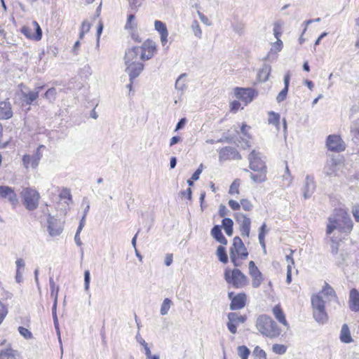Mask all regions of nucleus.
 Segmentation results:
<instances>
[{
    "mask_svg": "<svg viewBox=\"0 0 359 359\" xmlns=\"http://www.w3.org/2000/svg\"><path fill=\"white\" fill-rule=\"evenodd\" d=\"M273 351L276 354H284L286 352V347L282 344H273L272 346Z\"/></svg>",
    "mask_w": 359,
    "mask_h": 359,
    "instance_id": "8fccbe9b",
    "label": "nucleus"
},
{
    "mask_svg": "<svg viewBox=\"0 0 359 359\" xmlns=\"http://www.w3.org/2000/svg\"><path fill=\"white\" fill-rule=\"evenodd\" d=\"M135 15L130 14L128 15V19L125 25L126 29H133L136 28L137 24L135 22Z\"/></svg>",
    "mask_w": 359,
    "mask_h": 359,
    "instance_id": "c03bdc74",
    "label": "nucleus"
},
{
    "mask_svg": "<svg viewBox=\"0 0 359 359\" xmlns=\"http://www.w3.org/2000/svg\"><path fill=\"white\" fill-rule=\"evenodd\" d=\"M125 65L126 66V72L128 74L130 81L131 82H133V80L139 76L144 69V65L140 62H130Z\"/></svg>",
    "mask_w": 359,
    "mask_h": 359,
    "instance_id": "f3484780",
    "label": "nucleus"
},
{
    "mask_svg": "<svg viewBox=\"0 0 359 359\" xmlns=\"http://www.w3.org/2000/svg\"><path fill=\"white\" fill-rule=\"evenodd\" d=\"M211 235L219 243L223 245H226L228 241L223 235L221 228L219 225H215L211 230Z\"/></svg>",
    "mask_w": 359,
    "mask_h": 359,
    "instance_id": "a878e982",
    "label": "nucleus"
},
{
    "mask_svg": "<svg viewBox=\"0 0 359 359\" xmlns=\"http://www.w3.org/2000/svg\"><path fill=\"white\" fill-rule=\"evenodd\" d=\"M240 183L239 180H236L233 182L231 185L230 186L229 189V194H238V187H239Z\"/></svg>",
    "mask_w": 359,
    "mask_h": 359,
    "instance_id": "864d4df0",
    "label": "nucleus"
},
{
    "mask_svg": "<svg viewBox=\"0 0 359 359\" xmlns=\"http://www.w3.org/2000/svg\"><path fill=\"white\" fill-rule=\"evenodd\" d=\"M90 273L88 270L84 271V290L88 292L90 287Z\"/></svg>",
    "mask_w": 359,
    "mask_h": 359,
    "instance_id": "3c124183",
    "label": "nucleus"
},
{
    "mask_svg": "<svg viewBox=\"0 0 359 359\" xmlns=\"http://www.w3.org/2000/svg\"><path fill=\"white\" fill-rule=\"evenodd\" d=\"M316 189V184L313 177L306 175L304 184L302 188L303 196L305 199L311 197Z\"/></svg>",
    "mask_w": 359,
    "mask_h": 359,
    "instance_id": "a211bd4d",
    "label": "nucleus"
},
{
    "mask_svg": "<svg viewBox=\"0 0 359 359\" xmlns=\"http://www.w3.org/2000/svg\"><path fill=\"white\" fill-rule=\"evenodd\" d=\"M236 97L245 102V104L251 102L253 99L257 95L258 93L252 88H236L234 90Z\"/></svg>",
    "mask_w": 359,
    "mask_h": 359,
    "instance_id": "1a4fd4ad",
    "label": "nucleus"
},
{
    "mask_svg": "<svg viewBox=\"0 0 359 359\" xmlns=\"http://www.w3.org/2000/svg\"><path fill=\"white\" fill-rule=\"evenodd\" d=\"M229 205L233 210H239L241 207V204L234 200H229Z\"/></svg>",
    "mask_w": 359,
    "mask_h": 359,
    "instance_id": "69168bd1",
    "label": "nucleus"
},
{
    "mask_svg": "<svg viewBox=\"0 0 359 359\" xmlns=\"http://www.w3.org/2000/svg\"><path fill=\"white\" fill-rule=\"evenodd\" d=\"M186 122H187V119L185 118H181L177 123L175 130L182 129L184 126Z\"/></svg>",
    "mask_w": 359,
    "mask_h": 359,
    "instance_id": "774afa93",
    "label": "nucleus"
},
{
    "mask_svg": "<svg viewBox=\"0 0 359 359\" xmlns=\"http://www.w3.org/2000/svg\"><path fill=\"white\" fill-rule=\"evenodd\" d=\"M21 32L28 39H32V36H34V33L32 32V29H30L29 27L24 26L21 29Z\"/></svg>",
    "mask_w": 359,
    "mask_h": 359,
    "instance_id": "6e6d98bb",
    "label": "nucleus"
},
{
    "mask_svg": "<svg viewBox=\"0 0 359 359\" xmlns=\"http://www.w3.org/2000/svg\"><path fill=\"white\" fill-rule=\"evenodd\" d=\"M318 294L322 297H327L329 301H334L338 302V298L334 290L327 283H325L322 291Z\"/></svg>",
    "mask_w": 359,
    "mask_h": 359,
    "instance_id": "393cba45",
    "label": "nucleus"
},
{
    "mask_svg": "<svg viewBox=\"0 0 359 359\" xmlns=\"http://www.w3.org/2000/svg\"><path fill=\"white\" fill-rule=\"evenodd\" d=\"M224 279L227 283L232 285L236 288H241L246 285L248 278L241 270L235 269L232 271L226 269L224 271Z\"/></svg>",
    "mask_w": 359,
    "mask_h": 359,
    "instance_id": "39448f33",
    "label": "nucleus"
},
{
    "mask_svg": "<svg viewBox=\"0 0 359 359\" xmlns=\"http://www.w3.org/2000/svg\"><path fill=\"white\" fill-rule=\"evenodd\" d=\"M60 196L61 198H67L69 201L72 200V195H71L70 191L67 189H64L61 191Z\"/></svg>",
    "mask_w": 359,
    "mask_h": 359,
    "instance_id": "052dcab7",
    "label": "nucleus"
},
{
    "mask_svg": "<svg viewBox=\"0 0 359 359\" xmlns=\"http://www.w3.org/2000/svg\"><path fill=\"white\" fill-rule=\"evenodd\" d=\"M348 303L351 311H359V292L357 289L353 288L350 290Z\"/></svg>",
    "mask_w": 359,
    "mask_h": 359,
    "instance_id": "6ab92c4d",
    "label": "nucleus"
},
{
    "mask_svg": "<svg viewBox=\"0 0 359 359\" xmlns=\"http://www.w3.org/2000/svg\"><path fill=\"white\" fill-rule=\"evenodd\" d=\"M271 71V67L267 64H264L257 74V79L259 82H265L268 80Z\"/></svg>",
    "mask_w": 359,
    "mask_h": 359,
    "instance_id": "cd10ccee",
    "label": "nucleus"
},
{
    "mask_svg": "<svg viewBox=\"0 0 359 359\" xmlns=\"http://www.w3.org/2000/svg\"><path fill=\"white\" fill-rule=\"evenodd\" d=\"M47 229L50 236H59L62 232V225L61 222L55 217L48 214L47 219Z\"/></svg>",
    "mask_w": 359,
    "mask_h": 359,
    "instance_id": "4468645a",
    "label": "nucleus"
},
{
    "mask_svg": "<svg viewBox=\"0 0 359 359\" xmlns=\"http://www.w3.org/2000/svg\"><path fill=\"white\" fill-rule=\"evenodd\" d=\"M327 243L330 244L331 252L332 255H337L339 251V243L334 236H328L325 238Z\"/></svg>",
    "mask_w": 359,
    "mask_h": 359,
    "instance_id": "f704fd0d",
    "label": "nucleus"
},
{
    "mask_svg": "<svg viewBox=\"0 0 359 359\" xmlns=\"http://www.w3.org/2000/svg\"><path fill=\"white\" fill-rule=\"evenodd\" d=\"M288 89L287 88H283L277 95L276 100L278 102H283L287 96Z\"/></svg>",
    "mask_w": 359,
    "mask_h": 359,
    "instance_id": "4d7b16f0",
    "label": "nucleus"
},
{
    "mask_svg": "<svg viewBox=\"0 0 359 359\" xmlns=\"http://www.w3.org/2000/svg\"><path fill=\"white\" fill-rule=\"evenodd\" d=\"M249 274L250 275L252 279V287L254 288L259 287L262 282L263 281V275L253 261H250L249 262Z\"/></svg>",
    "mask_w": 359,
    "mask_h": 359,
    "instance_id": "2eb2a0df",
    "label": "nucleus"
},
{
    "mask_svg": "<svg viewBox=\"0 0 359 359\" xmlns=\"http://www.w3.org/2000/svg\"><path fill=\"white\" fill-rule=\"evenodd\" d=\"M43 86H39L35 88V90L29 91V92H22V95L24 98V101L27 104H31L34 101H35L38 97L39 93L41 90H42Z\"/></svg>",
    "mask_w": 359,
    "mask_h": 359,
    "instance_id": "b1692460",
    "label": "nucleus"
},
{
    "mask_svg": "<svg viewBox=\"0 0 359 359\" xmlns=\"http://www.w3.org/2000/svg\"><path fill=\"white\" fill-rule=\"evenodd\" d=\"M250 353V349L245 346H239L238 347V354L241 359H248Z\"/></svg>",
    "mask_w": 359,
    "mask_h": 359,
    "instance_id": "37998d69",
    "label": "nucleus"
},
{
    "mask_svg": "<svg viewBox=\"0 0 359 359\" xmlns=\"http://www.w3.org/2000/svg\"><path fill=\"white\" fill-rule=\"evenodd\" d=\"M219 157L220 161L241 159V154L238 152L236 148L232 147H225L221 149L219 153Z\"/></svg>",
    "mask_w": 359,
    "mask_h": 359,
    "instance_id": "dca6fc26",
    "label": "nucleus"
},
{
    "mask_svg": "<svg viewBox=\"0 0 359 359\" xmlns=\"http://www.w3.org/2000/svg\"><path fill=\"white\" fill-rule=\"evenodd\" d=\"M191 28H192L194 34L199 39L201 38L202 31L201 29V27H200V25H199L198 21H196V20L193 21V22L191 24Z\"/></svg>",
    "mask_w": 359,
    "mask_h": 359,
    "instance_id": "09e8293b",
    "label": "nucleus"
},
{
    "mask_svg": "<svg viewBox=\"0 0 359 359\" xmlns=\"http://www.w3.org/2000/svg\"><path fill=\"white\" fill-rule=\"evenodd\" d=\"M171 304H172V301L168 298H165L163 300V302L161 304V310H160L161 314L162 316H165V315L168 314V311L170 308Z\"/></svg>",
    "mask_w": 359,
    "mask_h": 359,
    "instance_id": "a19ab883",
    "label": "nucleus"
},
{
    "mask_svg": "<svg viewBox=\"0 0 359 359\" xmlns=\"http://www.w3.org/2000/svg\"><path fill=\"white\" fill-rule=\"evenodd\" d=\"M13 116V110L8 99L0 102V120H7Z\"/></svg>",
    "mask_w": 359,
    "mask_h": 359,
    "instance_id": "412c9836",
    "label": "nucleus"
},
{
    "mask_svg": "<svg viewBox=\"0 0 359 359\" xmlns=\"http://www.w3.org/2000/svg\"><path fill=\"white\" fill-rule=\"evenodd\" d=\"M311 302L315 320L318 323H325L327 321L328 316L325 311V301L322 297L319 294L313 295Z\"/></svg>",
    "mask_w": 359,
    "mask_h": 359,
    "instance_id": "7ed1b4c3",
    "label": "nucleus"
},
{
    "mask_svg": "<svg viewBox=\"0 0 359 359\" xmlns=\"http://www.w3.org/2000/svg\"><path fill=\"white\" fill-rule=\"evenodd\" d=\"M269 123L274 125L278 128L280 122V114L274 111H269Z\"/></svg>",
    "mask_w": 359,
    "mask_h": 359,
    "instance_id": "4c0bfd02",
    "label": "nucleus"
},
{
    "mask_svg": "<svg viewBox=\"0 0 359 359\" xmlns=\"http://www.w3.org/2000/svg\"><path fill=\"white\" fill-rule=\"evenodd\" d=\"M0 198H8L13 205L18 203L17 196L14 190L7 186H0Z\"/></svg>",
    "mask_w": 359,
    "mask_h": 359,
    "instance_id": "5701e85b",
    "label": "nucleus"
},
{
    "mask_svg": "<svg viewBox=\"0 0 359 359\" xmlns=\"http://www.w3.org/2000/svg\"><path fill=\"white\" fill-rule=\"evenodd\" d=\"M56 94V89L55 88H50L45 93L44 97L49 102H53L55 100Z\"/></svg>",
    "mask_w": 359,
    "mask_h": 359,
    "instance_id": "a18cd8bd",
    "label": "nucleus"
},
{
    "mask_svg": "<svg viewBox=\"0 0 359 359\" xmlns=\"http://www.w3.org/2000/svg\"><path fill=\"white\" fill-rule=\"evenodd\" d=\"M23 205L27 210L32 211L39 205L40 195L39 192L32 188H24L21 192Z\"/></svg>",
    "mask_w": 359,
    "mask_h": 359,
    "instance_id": "423d86ee",
    "label": "nucleus"
},
{
    "mask_svg": "<svg viewBox=\"0 0 359 359\" xmlns=\"http://www.w3.org/2000/svg\"><path fill=\"white\" fill-rule=\"evenodd\" d=\"M273 314L276 319L281 324H283L285 326H287L288 323L286 320L285 316L283 313V309H281L280 306L279 304L276 305L273 310H272Z\"/></svg>",
    "mask_w": 359,
    "mask_h": 359,
    "instance_id": "bb28decb",
    "label": "nucleus"
},
{
    "mask_svg": "<svg viewBox=\"0 0 359 359\" xmlns=\"http://www.w3.org/2000/svg\"><path fill=\"white\" fill-rule=\"evenodd\" d=\"M230 259L233 265L237 267L240 264L237 262L236 255L241 259H245L248 256L247 248L243 242L238 236L233 238L232 247L229 250Z\"/></svg>",
    "mask_w": 359,
    "mask_h": 359,
    "instance_id": "20e7f679",
    "label": "nucleus"
},
{
    "mask_svg": "<svg viewBox=\"0 0 359 359\" xmlns=\"http://www.w3.org/2000/svg\"><path fill=\"white\" fill-rule=\"evenodd\" d=\"M268 231L269 230L266 229V225L264 223L259 229L258 239L264 253L266 252L264 238Z\"/></svg>",
    "mask_w": 359,
    "mask_h": 359,
    "instance_id": "2f4dec72",
    "label": "nucleus"
},
{
    "mask_svg": "<svg viewBox=\"0 0 359 359\" xmlns=\"http://www.w3.org/2000/svg\"><path fill=\"white\" fill-rule=\"evenodd\" d=\"M222 227L224 228L226 233L231 236L233 234V222L231 218L225 217L222 221Z\"/></svg>",
    "mask_w": 359,
    "mask_h": 359,
    "instance_id": "473e14b6",
    "label": "nucleus"
},
{
    "mask_svg": "<svg viewBox=\"0 0 359 359\" xmlns=\"http://www.w3.org/2000/svg\"><path fill=\"white\" fill-rule=\"evenodd\" d=\"M57 304V303H56V302H53V305L52 307V314H53V318L54 320V325H55V329L57 330V335L59 337V341L61 343L60 333V330H59V327H58V321H57V314H56Z\"/></svg>",
    "mask_w": 359,
    "mask_h": 359,
    "instance_id": "79ce46f5",
    "label": "nucleus"
},
{
    "mask_svg": "<svg viewBox=\"0 0 359 359\" xmlns=\"http://www.w3.org/2000/svg\"><path fill=\"white\" fill-rule=\"evenodd\" d=\"M338 164L336 161L332 159L329 161L324 168V172L326 175L332 176L337 174Z\"/></svg>",
    "mask_w": 359,
    "mask_h": 359,
    "instance_id": "c756f323",
    "label": "nucleus"
},
{
    "mask_svg": "<svg viewBox=\"0 0 359 359\" xmlns=\"http://www.w3.org/2000/svg\"><path fill=\"white\" fill-rule=\"evenodd\" d=\"M154 27L155 29L158 32V33L161 34L162 33L168 32L166 25L165 23L160 20H155L154 22Z\"/></svg>",
    "mask_w": 359,
    "mask_h": 359,
    "instance_id": "de8ad7c7",
    "label": "nucleus"
},
{
    "mask_svg": "<svg viewBox=\"0 0 359 359\" xmlns=\"http://www.w3.org/2000/svg\"><path fill=\"white\" fill-rule=\"evenodd\" d=\"M236 222L239 224V230L242 236L249 237L250 232L251 220L245 215L236 212L233 215Z\"/></svg>",
    "mask_w": 359,
    "mask_h": 359,
    "instance_id": "0eeeda50",
    "label": "nucleus"
},
{
    "mask_svg": "<svg viewBox=\"0 0 359 359\" xmlns=\"http://www.w3.org/2000/svg\"><path fill=\"white\" fill-rule=\"evenodd\" d=\"M241 205L245 211H250L252 207L251 203L247 199H241Z\"/></svg>",
    "mask_w": 359,
    "mask_h": 359,
    "instance_id": "13d9d810",
    "label": "nucleus"
},
{
    "mask_svg": "<svg viewBox=\"0 0 359 359\" xmlns=\"http://www.w3.org/2000/svg\"><path fill=\"white\" fill-rule=\"evenodd\" d=\"M283 48V41L280 39H277V41L273 44V48L271 51L275 50L276 52H279Z\"/></svg>",
    "mask_w": 359,
    "mask_h": 359,
    "instance_id": "bf43d9fd",
    "label": "nucleus"
},
{
    "mask_svg": "<svg viewBox=\"0 0 359 359\" xmlns=\"http://www.w3.org/2000/svg\"><path fill=\"white\" fill-rule=\"evenodd\" d=\"M352 213L356 222H359V204L353 206Z\"/></svg>",
    "mask_w": 359,
    "mask_h": 359,
    "instance_id": "680f3d73",
    "label": "nucleus"
},
{
    "mask_svg": "<svg viewBox=\"0 0 359 359\" xmlns=\"http://www.w3.org/2000/svg\"><path fill=\"white\" fill-rule=\"evenodd\" d=\"M49 284L50 288V295L54 298V302L57 303V296L59 292V286L56 285L53 278H49Z\"/></svg>",
    "mask_w": 359,
    "mask_h": 359,
    "instance_id": "e433bc0d",
    "label": "nucleus"
},
{
    "mask_svg": "<svg viewBox=\"0 0 359 359\" xmlns=\"http://www.w3.org/2000/svg\"><path fill=\"white\" fill-rule=\"evenodd\" d=\"M255 359H266V354L259 346H256L253 351Z\"/></svg>",
    "mask_w": 359,
    "mask_h": 359,
    "instance_id": "49530a36",
    "label": "nucleus"
},
{
    "mask_svg": "<svg viewBox=\"0 0 359 359\" xmlns=\"http://www.w3.org/2000/svg\"><path fill=\"white\" fill-rule=\"evenodd\" d=\"M141 48L140 46H135L131 48H128L125 53V64L130 62H138V57L141 55Z\"/></svg>",
    "mask_w": 359,
    "mask_h": 359,
    "instance_id": "4be33fe9",
    "label": "nucleus"
},
{
    "mask_svg": "<svg viewBox=\"0 0 359 359\" xmlns=\"http://www.w3.org/2000/svg\"><path fill=\"white\" fill-rule=\"evenodd\" d=\"M216 255H217L219 260L221 262H222L224 264H226L228 262V256H227L226 249L224 247H223L222 245L218 246V248L217 249Z\"/></svg>",
    "mask_w": 359,
    "mask_h": 359,
    "instance_id": "c9c22d12",
    "label": "nucleus"
},
{
    "mask_svg": "<svg viewBox=\"0 0 359 359\" xmlns=\"http://www.w3.org/2000/svg\"><path fill=\"white\" fill-rule=\"evenodd\" d=\"M90 23L87 21H83L81 27L80 38H82L84 34L90 30Z\"/></svg>",
    "mask_w": 359,
    "mask_h": 359,
    "instance_id": "5fc2aeb1",
    "label": "nucleus"
},
{
    "mask_svg": "<svg viewBox=\"0 0 359 359\" xmlns=\"http://www.w3.org/2000/svg\"><path fill=\"white\" fill-rule=\"evenodd\" d=\"M228 323L226 324L227 328L232 334L237 332V325L239 323H244L247 319L246 316L238 315L237 313L231 312L227 316Z\"/></svg>",
    "mask_w": 359,
    "mask_h": 359,
    "instance_id": "f8f14e48",
    "label": "nucleus"
},
{
    "mask_svg": "<svg viewBox=\"0 0 359 359\" xmlns=\"http://www.w3.org/2000/svg\"><path fill=\"white\" fill-rule=\"evenodd\" d=\"M19 357L18 352L10 347L0 352V359H19Z\"/></svg>",
    "mask_w": 359,
    "mask_h": 359,
    "instance_id": "c85d7f7f",
    "label": "nucleus"
},
{
    "mask_svg": "<svg viewBox=\"0 0 359 359\" xmlns=\"http://www.w3.org/2000/svg\"><path fill=\"white\" fill-rule=\"evenodd\" d=\"M32 25L35 29L34 36H32V40L39 41L42 37V30L36 21H33Z\"/></svg>",
    "mask_w": 359,
    "mask_h": 359,
    "instance_id": "58836bf2",
    "label": "nucleus"
},
{
    "mask_svg": "<svg viewBox=\"0 0 359 359\" xmlns=\"http://www.w3.org/2000/svg\"><path fill=\"white\" fill-rule=\"evenodd\" d=\"M140 48H141L140 59L142 60H148L151 59L156 51L155 42L149 39L145 41Z\"/></svg>",
    "mask_w": 359,
    "mask_h": 359,
    "instance_id": "ddd939ff",
    "label": "nucleus"
},
{
    "mask_svg": "<svg viewBox=\"0 0 359 359\" xmlns=\"http://www.w3.org/2000/svg\"><path fill=\"white\" fill-rule=\"evenodd\" d=\"M18 331H19L20 334L25 339H29L32 338V332L27 328H25L24 327H19Z\"/></svg>",
    "mask_w": 359,
    "mask_h": 359,
    "instance_id": "603ef678",
    "label": "nucleus"
},
{
    "mask_svg": "<svg viewBox=\"0 0 359 359\" xmlns=\"http://www.w3.org/2000/svg\"><path fill=\"white\" fill-rule=\"evenodd\" d=\"M42 147H43V145L39 146L35 154L32 156L25 154L22 156V165L26 169L29 167L35 169L39 165V161L42 157V154L40 152V149Z\"/></svg>",
    "mask_w": 359,
    "mask_h": 359,
    "instance_id": "6e6552de",
    "label": "nucleus"
},
{
    "mask_svg": "<svg viewBox=\"0 0 359 359\" xmlns=\"http://www.w3.org/2000/svg\"><path fill=\"white\" fill-rule=\"evenodd\" d=\"M250 168L257 172H266V167L264 162L261 159L259 153L253 150L248 156Z\"/></svg>",
    "mask_w": 359,
    "mask_h": 359,
    "instance_id": "9b49d317",
    "label": "nucleus"
},
{
    "mask_svg": "<svg viewBox=\"0 0 359 359\" xmlns=\"http://www.w3.org/2000/svg\"><path fill=\"white\" fill-rule=\"evenodd\" d=\"M340 339L346 344H349L353 341L349 328L346 324H344L341 327Z\"/></svg>",
    "mask_w": 359,
    "mask_h": 359,
    "instance_id": "7c9ffc66",
    "label": "nucleus"
},
{
    "mask_svg": "<svg viewBox=\"0 0 359 359\" xmlns=\"http://www.w3.org/2000/svg\"><path fill=\"white\" fill-rule=\"evenodd\" d=\"M326 145L329 150L335 152L344 151L346 144L340 136L330 135L327 138Z\"/></svg>",
    "mask_w": 359,
    "mask_h": 359,
    "instance_id": "9d476101",
    "label": "nucleus"
},
{
    "mask_svg": "<svg viewBox=\"0 0 359 359\" xmlns=\"http://www.w3.org/2000/svg\"><path fill=\"white\" fill-rule=\"evenodd\" d=\"M286 282L290 284L292 282V268L291 265L289 264L287 266V277Z\"/></svg>",
    "mask_w": 359,
    "mask_h": 359,
    "instance_id": "338daca9",
    "label": "nucleus"
},
{
    "mask_svg": "<svg viewBox=\"0 0 359 359\" xmlns=\"http://www.w3.org/2000/svg\"><path fill=\"white\" fill-rule=\"evenodd\" d=\"M258 331L264 336L273 339L278 337L281 329L269 316L262 314L257 317L255 323Z\"/></svg>",
    "mask_w": 359,
    "mask_h": 359,
    "instance_id": "f03ea898",
    "label": "nucleus"
},
{
    "mask_svg": "<svg viewBox=\"0 0 359 359\" xmlns=\"http://www.w3.org/2000/svg\"><path fill=\"white\" fill-rule=\"evenodd\" d=\"M202 170H203V164H201L199 165L198 168L192 175L191 180H198L200 175L202 172Z\"/></svg>",
    "mask_w": 359,
    "mask_h": 359,
    "instance_id": "e2e57ef3",
    "label": "nucleus"
},
{
    "mask_svg": "<svg viewBox=\"0 0 359 359\" xmlns=\"http://www.w3.org/2000/svg\"><path fill=\"white\" fill-rule=\"evenodd\" d=\"M266 172L262 171L259 172L258 174L250 173V177L254 181V182L260 183L266 180Z\"/></svg>",
    "mask_w": 359,
    "mask_h": 359,
    "instance_id": "ea45409f",
    "label": "nucleus"
},
{
    "mask_svg": "<svg viewBox=\"0 0 359 359\" xmlns=\"http://www.w3.org/2000/svg\"><path fill=\"white\" fill-rule=\"evenodd\" d=\"M228 209L226 208L225 205L221 204L219 207V215L221 217H224V216L227 215L229 213Z\"/></svg>",
    "mask_w": 359,
    "mask_h": 359,
    "instance_id": "0e129e2a",
    "label": "nucleus"
},
{
    "mask_svg": "<svg viewBox=\"0 0 359 359\" xmlns=\"http://www.w3.org/2000/svg\"><path fill=\"white\" fill-rule=\"evenodd\" d=\"M353 229V222L349 215L343 209L336 210L328 218L326 229L327 236L331 235L334 230L343 233H350Z\"/></svg>",
    "mask_w": 359,
    "mask_h": 359,
    "instance_id": "f257e3e1",
    "label": "nucleus"
},
{
    "mask_svg": "<svg viewBox=\"0 0 359 359\" xmlns=\"http://www.w3.org/2000/svg\"><path fill=\"white\" fill-rule=\"evenodd\" d=\"M245 304L246 294L245 293H239L233 297L229 305V309L231 311L240 310L245 307Z\"/></svg>",
    "mask_w": 359,
    "mask_h": 359,
    "instance_id": "aec40b11",
    "label": "nucleus"
},
{
    "mask_svg": "<svg viewBox=\"0 0 359 359\" xmlns=\"http://www.w3.org/2000/svg\"><path fill=\"white\" fill-rule=\"evenodd\" d=\"M187 76V74L184 73L180 74V76L177 78V79L175 81V88L181 91L182 93H184V91L187 89V85L186 82L184 81V78Z\"/></svg>",
    "mask_w": 359,
    "mask_h": 359,
    "instance_id": "72a5a7b5",
    "label": "nucleus"
}]
</instances>
